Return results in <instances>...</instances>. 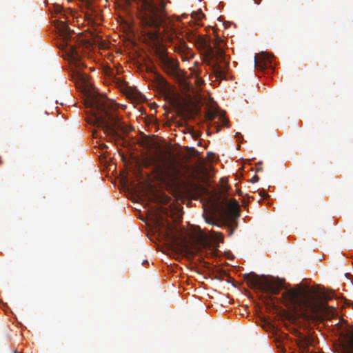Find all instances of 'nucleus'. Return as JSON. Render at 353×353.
<instances>
[{
	"label": "nucleus",
	"mask_w": 353,
	"mask_h": 353,
	"mask_svg": "<svg viewBox=\"0 0 353 353\" xmlns=\"http://www.w3.org/2000/svg\"><path fill=\"white\" fill-rule=\"evenodd\" d=\"M171 31L172 32V34H170V35H168V37H169V39L170 40V41L174 43V41H173V37H172V34H174L175 32L174 31V30L172 28H171Z\"/></svg>",
	"instance_id": "24"
},
{
	"label": "nucleus",
	"mask_w": 353,
	"mask_h": 353,
	"mask_svg": "<svg viewBox=\"0 0 353 353\" xmlns=\"http://www.w3.org/2000/svg\"><path fill=\"white\" fill-rule=\"evenodd\" d=\"M253 1L256 5H259L261 2V0H253Z\"/></svg>",
	"instance_id": "25"
},
{
	"label": "nucleus",
	"mask_w": 353,
	"mask_h": 353,
	"mask_svg": "<svg viewBox=\"0 0 353 353\" xmlns=\"http://www.w3.org/2000/svg\"><path fill=\"white\" fill-rule=\"evenodd\" d=\"M125 95L132 101H142L145 99L139 90H121Z\"/></svg>",
	"instance_id": "15"
},
{
	"label": "nucleus",
	"mask_w": 353,
	"mask_h": 353,
	"mask_svg": "<svg viewBox=\"0 0 353 353\" xmlns=\"http://www.w3.org/2000/svg\"><path fill=\"white\" fill-rule=\"evenodd\" d=\"M225 111H221V112L219 114V119L221 120L222 125L228 127L229 121H228V119L227 118H225Z\"/></svg>",
	"instance_id": "20"
},
{
	"label": "nucleus",
	"mask_w": 353,
	"mask_h": 353,
	"mask_svg": "<svg viewBox=\"0 0 353 353\" xmlns=\"http://www.w3.org/2000/svg\"><path fill=\"white\" fill-rule=\"evenodd\" d=\"M157 58L160 66L165 72L171 75L178 74L179 68L177 60L170 57L163 50L157 52Z\"/></svg>",
	"instance_id": "11"
},
{
	"label": "nucleus",
	"mask_w": 353,
	"mask_h": 353,
	"mask_svg": "<svg viewBox=\"0 0 353 353\" xmlns=\"http://www.w3.org/2000/svg\"><path fill=\"white\" fill-rule=\"evenodd\" d=\"M148 261L147 260H144L142 263L143 265L148 264Z\"/></svg>",
	"instance_id": "26"
},
{
	"label": "nucleus",
	"mask_w": 353,
	"mask_h": 353,
	"mask_svg": "<svg viewBox=\"0 0 353 353\" xmlns=\"http://www.w3.org/2000/svg\"><path fill=\"white\" fill-rule=\"evenodd\" d=\"M221 43H223V41L217 38L214 43L216 50H214L211 46L209 39L199 36L194 44L199 50L203 52L205 61L209 65H212L216 72H223L229 64L226 60L225 52L221 46Z\"/></svg>",
	"instance_id": "6"
},
{
	"label": "nucleus",
	"mask_w": 353,
	"mask_h": 353,
	"mask_svg": "<svg viewBox=\"0 0 353 353\" xmlns=\"http://www.w3.org/2000/svg\"><path fill=\"white\" fill-rule=\"evenodd\" d=\"M200 35L196 34L193 32H188L186 34V39L189 42L193 43L195 44L196 43L197 39Z\"/></svg>",
	"instance_id": "18"
},
{
	"label": "nucleus",
	"mask_w": 353,
	"mask_h": 353,
	"mask_svg": "<svg viewBox=\"0 0 353 353\" xmlns=\"http://www.w3.org/2000/svg\"><path fill=\"white\" fill-rule=\"evenodd\" d=\"M282 299L287 307L307 322L321 321L322 314L327 310V305L320 300L318 290L309 287L303 288L300 284L294 288L287 289L282 294Z\"/></svg>",
	"instance_id": "1"
},
{
	"label": "nucleus",
	"mask_w": 353,
	"mask_h": 353,
	"mask_svg": "<svg viewBox=\"0 0 353 353\" xmlns=\"http://www.w3.org/2000/svg\"><path fill=\"white\" fill-rule=\"evenodd\" d=\"M148 79L152 83L154 88H171L168 86L166 80L160 74L154 71L152 68L149 72Z\"/></svg>",
	"instance_id": "14"
},
{
	"label": "nucleus",
	"mask_w": 353,
	"mask_h": 353,
	"mask_svg": "<svg viewBox=\"0 0 353 353\" xmlns=\"http://www.w3.org/2000/svg\"><path fill=\"white\" fill-rule=\"evenodd\" d=\"M131 5L134 3L138 10L139 17L145 28H159L160 26L168 30L165 25V3L164 0H127Z\"/></svg>",
	"instance_id": "5"
},
{
	"label": "nucleus",
	"mask_w": 353,
	"mask_h": 353,
	"mask_svg": "<svg viewBox=\"0 0 353 353\" xmlns=\"http://www.w3.org/2000/svg\"><path fill=\"white\" fill-rule=\"evenodd\" d=\"M206 221L209 223L214 224V221L211 222L209 219H206Z\"/></svg>",
	"instance_id": "27"
},
{
	"label": "nucleus",
	"mask_w": 353,
	"mask_h": 353,
	"mask_svg": "<svg viewBox=\"0 0 353 353\" xmlns=\"http://www.w3.org/2000/svg\"><path fill=\"white\" fill-rule=\"evenodd\" d=\"M218 127H219V128H218V130H218V131H220L221 128H220V127H219V126H218Z\"/></svg>",
	"instance_id": "32"
},
{
	"label": "nucleus",
	"mask_w": 353,
	"mask_h": 353,
	"mask_svg": "<svg viewBox=\"0 0 353 353\" xmlns=\"http://www.w3.org/2000/svg\"><path fill=\"white\" fill-rule=\"evenodd\" d=\"M174 50L181 55L183 61H188L194 56L193 50L181 39H179L177 42L174 43Z\"/></svg>",
	"instance_id": "12"
},
{
	"label": "nucleus",
	"mask_w": 353,
	"mask_h": 353,
	"mask_svg": "<svg viewBox=\"0 0 353 353\" xmlns=\"http://www.w3.org/2000/svg\"><path fill=\"white\" fill-rule=\"evenodd\" d=\"M259 177L257 175H254L252 179H250V181L252 183H254L257 181H259Z\"/></svg>",
	"instance_id": "23"
},
{
	"label": "nucleus",
	"mask_w": 353,
	"mask_h": 353,
	"mask_svg": "<svg viewBox=\"0 0 353 353\" xmlns=\"http://www.w3.org/2000/svg\"><path fill=\"white\" fill-rule=\"evenodd\" d=\"M330 297H327L325 296V299H330Z\"/></svg>",
	"instance_id": "31"
},
{
	"label": "nucleus",
	"mask_w": 353,
	"mask_h": 353,
	"mask_svg": "<svg viewBox=\"0 0 353 353\" xmlns=\"http://www.w3.org/2000/svg\"><path fill=\"white\" fill-rule=\"evenodd\" d=\"M244 278L250 287L261 292L277 295L284 288V281L279 279L269 280L265 276H260L254 273L245 274Z\"/></svg>",
	"instance_id": "8"
},
{
	"label": "nucleus",
	"mask_w": 353,
	"mask_h": 353,
	"mask_svg": "<svg viewBox=\"0 0 353 353\" xmlns=\"http://www.w3.org/2000/svg\"><path fill=\"white\" fill-rule=\"evenodd\" d=\"M165 101L176 108H192L196 109L205 100L199 90H157Z\"/></svg>",
	"instance_id": "7"
},
{
	"label": "nucleus",
	"mask_w": 353,
	"mask_h": 353,
	"mask_svg": "<svg viewBox=\"0 0 353 353\" xmlns=\"http://www.w3.org/2000/svg\"><path fill=\"white\" fill-rule=\"evenodd\" d=\"M115 88H137L135 86H128V83L125 81L121 80L119 78L114 79Z\"/></svg>",
	"instance_id": "17"
},
{
	"label": "nucleus",
	"mask_w": 353,
	"mask_h": 353,
	"mask_svg": "<svg viewBox=\"0 0 353 353\" xmlns=\"http://www.w3.org/2000/svg\"><path fill=\"white\" fill-rule=\"evenodd\" d=\"M145 166H153L159 175L167 179H172L178 174V170L172 163L163 165L154 157L146 159Z\"/></svg>",
	"instance_id": "10"
},
{
	"label": "nucleus",
	"mask_w": 353,
	"mask_h": 353,
	"mask_svg": "<svg viewBox=\"0 0 353 353\" xmlns=\"http://www.w3.org/2000/svg\"><path fill=\"white\" fill-rule=\"evenodd\" d=\"M62 8L58 5L56 6V12H61ZM61 16L60 19L56 23V28L59 32L60 37V41L59 46L65 51L67 57H71L77 63L79 61V53H82L81 48L88 49L92 46V43L85 39L79 37L77 36L73 37L74 31L70 30L67 24V17L65 14L61 13Z\"/></svg>",
	"instance_id": "4"
},
{
	"label": "nucleus",
	"mask_w": 353,
	"mask_h": 353,
	"mask_svg": "<svg viewBox=\"0 0 353 353\" xmlns=\"http://www.w3.org/2000/svg\"><path fill=\"white\" fill-rule=\"evenodd\" d=\"M230 203L234 208H239V203L236 199H232L230 201Z\"/></svg>",
	"instance_id": "22"
},
{
	"label": "nucleus",
	"mask_w": 353,
	"mask_h": 353,
	"mask_svg": "<svg viewBox=\"0 0 353 353\" xmlns=\"http://www.w3.org/2000/svg\"><path fill=\"white\" fill-rule=\"evenodd\" d=\"M97 90H81L85 105L90 108L92 123L101 127L104 132L115 136L117 131L123 129L121 118L117 113L119 105Z\"/></svg>",
	"instance_id": "2"
},
{
	"label": "nucleus",
	"mask_w": 353,
	"mask_h": 353,
	"mask_svg": "<svg viewBox=\"0 0 353 353\" xmlns=\"http://www.w3.org/2000/svg\"><path fill=\"white\" fill-rule=\"evenodd\" d=\"M82 53H79V61L76 62L71 57H68V60L74 65L75 70L72 71V80L74 82L76 88H94L87 75L80 71V68L85 67L81 61Z\"/></svg>",
	"instance_id": "9"
},
{
	"label": "nucleus",
	"mask_w": 353,
	"mask_h": 353,
	"mask_svg": "<svg viewBox=\"0 0 353 353\" xmlns=\"http://www.w3.org/2000/svg\"><path fill=\"white\" fill-rule=\"evenodd\" d=\"M203 14L201 12H199L198 13L192 12V17L195 19L196 20H201L203 17Z\"/></svg>",
	"instance_id": "21"
},
{
	"label": "nucleus",
	"mask_w": 353,
	"mask_h": 353,
	"mask_svg": "<svg viewBox=\"0 0 353 353\" xmlns=\"http://www.w3.org/2000/svg\"><path fill=\"white\" fill-rule=\"evenodd\" d=\"M170 199L169 197H166L165 202H168Z\"/></svg>",
	"instance_id": "29"
},
{
	"label": "nucleus",
	"mask_w": 353,
	"mask_h": 353,
	"mask_svg": "<svg viewBox=\"0 0 353 353\" xmlns=\"http://www.w3.org/2000/svg\"><path fill=\"white\" fill-rule=\"evenodd\" d=\"M217 114L218 112L209 110L205 114V119L208 121H212L216 118Z\"/></svg>",
	"instance_id": "19"
},
{
	"label": "nucleus",
	"mask_w": 353,
	"mask_h": 353,
	"mask_svg": "<svg viewBox=\"0 0 353 353\" xmlns=\"http://www.w3.org/2000/svg\"><path fill=\"white\" fill-rule=\"evenodd\" d=\"M343 353H353V330L347 334Z\"/></svg>",
	"instance_id": "16"
},
{
	"label": "nucleus",
	"mask_w": 353,
	"mask_h": 353,
	"mask_svg": "<svg viewBox=\"0 0 353 353\" xmlns=\"http://www.w3.org/2000/svg\"><path fill=\"white\" fill-rule=\"evenodd\" d=\"M198 65H199V63H198V62L195 61V62L194 63V65L195 67H196V66H197Z\"/></svg>",
	"instance_id": "28"
},
{
	"label": "nucleus",
	"mask_w": 353,
	"mask_h": 353,
	"mask_svg": "<svg viewBox=\"0 0 353 353\" xmlns=\"http://www.w3.org/2000/svg\"><path fill=\"white\" fill-rule=\"evenodd\" d=\"M220 236H221V239L220 241L223 242V236L221 235Z\"/></svg>",
	"instance_id": "30"
},
{
	"label": "nucleus",
	"mask_w": 353,
	"mask_h": 353,
	"mask_svg": "<svg viewBox=\"0 0 353 353\" xmlns=\"http://www.w3.org/2000/svg\"><path fill=\"white\" fill-rule=\"evenodd\" d=\"M156 224L158 230L176 247L177 251L185 252L191 256L216 255V249L210 245L201 231L190 234L189 242L183 229L163 220L161 216L157 218Z\"/></svg>",
	"instance_id": "3"
},
{
	"label": "nucleus",
	"mask_w": 353,
	"mask_h": 353,
	"mask_svg": "<svg viewBox=\"0 0 353 353\" xmlns=\"http://www.w3.org/2000/svg\"><path fill=\"white\" fill-rule=\"evenodd\" d=\"M254 65L257 69L264 70L270 69L273 70L272 65L271 57L265 52L258 54L254 57Z\"/></svg>",
	"instance_id": "13"
}]
</instances>
